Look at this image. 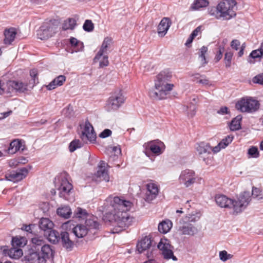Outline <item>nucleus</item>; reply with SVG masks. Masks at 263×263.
I'll use <instances>...</instances> for the list:
<instances>
[{
    "mask_svg": "<svg viewBox=\"0 0 263 263\" xmlns=\"http://www.w3.org/2000/svg\"><path fill=\"white\" fill-rule=\"evenodd\" d=\"M61 239L64 247L66 249L71 248L73 246V242L70 240L69 234L67 232H63L61 234Z\"/></svg>",
    "mask_w": 263,
    "mask_h": 263,
    "instance_id": "32",
    "label": "nucleus"
},
{
    "mask_svg": "<svg viewBox=\"0 0 263 263\" xmlns=\"http://www.w3.org/2000/svg\"><path fill=\"white\" fill-rule=\"evenodd\" d=\"M104 209L108 212L104 216V219L112 223L117 228L113 233H118L129 227L134 222V218L127 212L132 206V203L118 196L110 195L105 200Z\"/></svg>",
    "mask_w": 263,
    "mask_h": 263,
    "instance_id": "1",
    "label": "nucleus"
},
{
    "mask_svg": "<svg viewBox=\"0 0 263 263\" xmlns=\"http://www.w3.org/2000/svg\"><path fill=\"white\" fill-rule=\"evenodd\" d=\"M158 248L161 252L162 255L165 259L168 260L172 259L174 261L177 260V258L174 255V247L170 243V241L163 238L161 239L158 244Z\"/></svg>",
    "mask_w": 263,
    "mask_h": 263,
    "instance_id": "7",
    "label": "nucleus"
},
{
    "mask_svg": "<svg viewBox=\"0 0 263 263\" xmlns=\"http://www.w3.org/2000/svg\"><path fill=\"white\" fill-rule=\"evenodd\" d=\"M251 195L253 198H256L258 200L263 199V196L261 194V191L257 187H253L251 196Z\"/></svg>",
    "mask_w": 263,
    "mask_h": 263,
    "instance_id": "47",
    "label": "nucleus"
},
{
    "mask_svg": "<svg viewBox=\"0 0 263 263\" xmlns=\"http://www.w3.org/2000/svg\"><path fill=\"white\" fill-rule=\"evenodd\" d=\"M88 229L83 224H77L72 229V232L78 238H83L88 233Z\"/></svg>",
    "mask_w": 263,
    "mask_h": 263,
    "instance_id": "26",
    "label": "nucleus"
},
{
    "mask_svg": "<svg viewBox=\"0 0 263 263\" xmlns=\"http://www.w3.org/2000/svg\"><path fill=\"white\" fill-rule=\"evenodd\" d=\"M28 171L26 168H23L16 171H13L5 175L7 180L16 182L22 180L27 175Z\"/></svg>",
    "mask_w": 263,
    "mask_h": 263,
    "instance_id": "16",
    "label": "nucleus"
},
{
    "mask_svg": "<svg viewBox=\"0 0 263 263\" xmlns=\"http://www.w3.org/2000/svg\"><path fill=\"white\" fill-rule=\"evenodd\" d=\"M4 34L5 35V39L4 40V44L10 45L15 38L16 31L15 28H10L5 29Z\"/></svg>",
    "mask_w": 263,
    "mask_h": 263,
    "instance_id": "22",
    "label": "nucleus"
},
{
    "mask_svg": "<svg viewBox=\"0 0 263 263\" xmlns=\"http://www.w3.org/2000/svg\"><path fill=\"white\" fill-rule=\"evenodd\" d=\"M125 99L121 90L113 93L108 99L106 107L108 111L117 110L125 102Z\"/></svg>",
    "mask_w": 263,
    "mask_h": 263,
    "instance_id": "9",
    "label": "nucleus"
},
{
    "mask_svg": "<svg viewBox=\"0 0 263 263\" xmlns=\"http://www.w3.org/2000/svg\"><path fill=\"white\" fill-rule=\"evenodd\" d=\"M233 56V53L230 51H227L224 54V61L225 66L227 68H229L231 66L232 59Z\"/></svg>",
    "mask_w": 263,
    "mask_h": 263,
    "instance_id": "43",
    "label": "nucleus"
},
{
    "mask_svg": "<svg viewBox=\"0 0 263 263\" xmlns=\"http://www.w3.org/2000/svg\"><path fill=\"white\" fill-rule=\"evenodd\" d=\"M47 239L50 242L56 243L60 239V234L59 232L52 229L49 231Z\"/></svg>",
    "mask_w": 263,
    "mask_h": 263,
    "instance_id": "36",
    "label": "nucleus"
},
{
    "mask_svg": "<svg viewBox=\"0 0 263 263\" xmlns=\"http://www.w3.org/2000/svg\"><path fill=\"white\" fill-rule=\"evenodd\" d=\"M193 76H194V78L196 79H198L199 77L202 78V79L197 81V83H198L202 84L203 85L205 86H210L211 85L210 81L208 79L205 77L200 76L199 73H196Z\"/></svg>",
    "mask_w": 263,
    "mask_h": 263,
    "instance_id": "45",
    "label": "nucleus"
},
{
    "mask_svg": "<svg viewBox=\"0 0 263 263\" xmlns=\"http://www.w3.org/2000/svg\"><path fill=\"white\" fill-rule=\"evenodd\" d=\"M70 43L72 46L78 47V50H81L83 47V43L73 37L70 39Z\"/></svg>",
    "mask_w": 263,
    "mask_h": 263,
    "instance_id": "49",
    "label": "nucleus"
},
{
    "mask_svg": "<svg viewBox=\"0 0 263 263\" xmlns=\"http://www.w3.org/2000/svg\"><path fill=\"white\" fill-rule=\"evenodd\" d=\"M172 226V221L169 219H165L159 223L158 230L161 233L166 234L170 231Z\"/></svg>",
    "mask_w": 263,
    "mask_h": 263,
    "instance_id": "29",
    "label": "nucleus"
},
{
    "mask_svg": "<svg viewBox=\"0 0 263 263\" xmlns=\"http://www.w3.org/2000/svg\"><path fill=\"white\" fill-rule=\"evenodd\" d=\"M241 117L237 116L234 118L230 124V128L232 131L239 130L241 128Z\"/></svg>",
    "mask_w": 263,
    "mask_h": 263,
    "instance_id": "35",
    "label": "nucleus"
},
{
    "mask_svg": "<svg viewBox=\"0 0 263 263\" xmlns=\"http://www.w3.org/2000/svg\"><path fill=\"white\" fill-rule=\"evenodd\" d=\"M57 29V25L51 21L44 23L37 31V36L42 40L48 39L56 32Z\"/></svg>",
    "mask_w": 263,
    "mask_h": 263,
    "instance_id": "8",
    "label": "nucleus"
},
{
    "mask_svg": "<svg viewBox=\"0 0 263 263\" xmlns=\"http://www.w3.org/2000/svg\"><path fill=\"white\" fill-rule=\"evenodd\" d=\"M263 56V54L258 49L253 50L250 54V57L252 59H256Z\"/></svg>",
    "mask_w": 263,
    "mask_h": 263,
    "instance_id": "55",
    "label": "nucleus"
},
{
    "mask_svg": "<svg viewBox=\"0 0 263 263\" xmlns=\"http://www.w3.org/2000/svg\"><path fill=\"white\" fill-rule=\"evenodd\" d=\"M248 158H257L259 156V152L256 146H251L248 151Z\"/></svg>",
    "mask_w": 263,
    "mask_h": 263,
    "instance_id": "44",
    "label": "nucleus"
},
{
    "mask_svg": "<svg viewBox=\"0 0 263 263\" xmlns=\"http://www.w3.org/2000/svg\"><path fill=\"white\" fill-rule=\"evenodd\" d=\"M3 252L5 255H8L13 259H18L23 255L22 250L16 248L15 247H13L10 249H4Z\"/></svg>",
    "mask_w": 263,
    "mask_h": 263,
    "instance_id": "25",
    "label": "nucleus"
},
{
    "mask_svg": "<svg viewBox=\"0 0 263 263\" xmlns=\"http://www.w3.org/2000/svg\"><path fill=\"white\" fill-rule=\"evenodd\" d=\"M32 247L36 248L37 247L42 246L45 244L44 239L42 236H35L31 238Z\"/></svg>",
    "mask_w": 263,
    "mask_h": 263,
    "instance_id": "41",
    "label": "nucleus"
},
{
    "mask_svg": "<svg viewBox=\"0 0 263 263\" xmlns=\"http://www.w3.org/2000/svg\"><path fill=\"white\" fill-rule=\"evenodd\" d=\"M259 102L251 97H243L238 101L235 104L237 110L241 112L253 113L259 108Z\"/></svg>",
    "mask_w": 263,
    "mask_h": 263,
    "instance_id": "3",
    "label": "nucleus"
},
{
    "mask_svg": "<svg viewBox=\"0 0 263 263\" xmlns=\"http://www.w3.org/2000/svg\"><path fill=\"white\" fill-rule=\"evenodd\" d=\"M106 165L105 162L101 161L98 165V168L95 175L100 180H105L107 182L109 180V177L108 171L106 169Z\"/></svg>",
    "mask_w": 263,
    "mask_h": 263,
    "instance_id": "19",
    "label": "nucleus"
},
{
    "mask_svg": "<svg viewBox=\"0 0 263 263\" xmlns=\"http://www.w3.org/2000/svg\"><path fill=\"white\" fill-rule=\"evenodd\" d=\"M76 25V21L74 18H69L65 20L63 24L62 28L64 30L73 29Z\"/></svg>",
    "mask_w": 263,
    "mask_h": 263,
    "instance_id": "39",
    "label": "nucleus"
},
{
    "mask_svg": "<svg viewBox=\"0 0 263 263\" xmlns=\"http://www.w3.org/2000/svg\"><path fill=\"white\" fill-rule=\"evenodd\" d=\"M82 129L80 138L84 142L89 141L90 142H93L96 141L97 137L96 133L92 125L88 120L85 121Z\"/></svg>",
    "mask_w": 263,
    "mask_h": 263,
    "instance_id": "12",
    "label": "nucleus"
},
{
    "mask_svg": "<svg viewBox=\"0 0 263 263\" xmlns=\"http://www.w3.org/2000/svg\"><path fill=\"white\" fill-rule=\"evenodd\" d=\"M236 3L234 0H224L218 4L220 18L229 20L236 15L234 7Z\"/></svg>",
    "mask_w": 263,
    "mask_h": 263,
    "instance_id": "4",
    "label": "nucleus"
},
{
    "mask_svg": "<svg viewBox=\"0 0 263 263\" xmlns=\"http://www.w3.org/2000/svg\"><path fill=\"white\" fill-rule=\"evenodd\" d=\"M222 147L221 145H220L219 143L218 144V145L214 147H212V152H213L214 153H217L219 152Z\"/></svg>",
    "mask_w": 263,
    "mask_h": 263,
    "instance_id": "64",
    "label": "nucleus"
},
{
    "mask_svg": "<svg viewBox=\"0 0 263 263\" xmlns=\"http://www.w3.org/2000/svg\"><path fill=\"white\" fill-rule=\"evenodd\" d=\"M111 43V39L110 37H105L102 44L101 47L99 51L94 58L95 61L99 60L101 57L105 53H106L107 48Z\"/></svg>",
    "mask_w": 263,
    "mask_h": 263,
    "instance_id": "24",
    "label": "nucleus"
},
{
    "mask_svg": "<svg viewBox=\"0 0 263 263\" xmlns=\"http://www.w3.org/2000/svg\"><path fill=\"white\" fill-rule=\"evenodd\" d=\"M27 239L24 237L16 236L12 239V245L15 247H23L26 245Z\"/></svg>",
    "mask_w": 263,
    "mask_h": 263,
    "instance_id": "34",
    "label": "nucleus"
},
{
    "mask_svg": "<svg viewBox=\"0 0 263 263\" xmlns=\"http://www.w3.org/2000/svg\"><path fill=\"white\" fill-rule=\"evenodd\" d=\"M163 146H164L163 143L159 140L151 141L144 144V153L148 157L150 156L151 153L158 156L163 153L162 149Z\"/></svg>",
    "mask_w": 263,
    "mask_h": 263,
    "instance_id": "10",
    "label": "nucleus"
},
{
    "mask_svg": "<svg viewBox=\"0 0 263 263\" xmlns=\"http://www.w3.org/2000/svg\"><path fill=\"white\" fill-rule=\"evenodd\" d=\"M233 137L227 136L225 138L223 139L220 142V145L221 146L222 148L226 147L233 140Z\"/></svg>",
    "mask_w": 263,
    "mask_h": 263,
    "instance_id": "51",
    "label": "nucleus"
},
{
    "mask_svg": "<svg viewBox=\"0 0 263 263\" xmlns=\"http://www.w3.org/2000/svg\"><path fill=\"white\" fill-rule=\"evenodd\" d=\"M13 87V92H24L27 90V85L22 82L12 81Z\"/></svg>",
    "mask_w": 263,
    "mask_h": 263,
    "instance_id": "33",
    "label": "nucleus"
},
{
    "mask_svg": "<svg viewBox=\"0 0 263 263\" xmlns=\"http://www.w3.org/2000/svg\"><path fill=\"white\" fill-rule=\"evenodd\" d=\"M112 152L114 153V159L117 158L118 156L121 153V150L119 146H114L112 148Z\"/></svg>",
    "mask_w": 263,
    "mask_h": 263,
    "instance_id": "58",
    "label": "nucleus"
},
{
    "mask_svg": "<svg viewBox=\"0 0 263 263\" xmlns=\"http://www.w3.org/2000/svg\"><path fill=\"white\" fill-rule=\"evenodd\" d=\"M171 25L169 18L164 17L160 22L158 26V33L161 36H164L167 32Z\"/></svg>",
    "mask_w": 263,
    "mask_h": 263,
    "instance_id": "20",
    "label": "nucleus"
},
{
    "mask_svg": "<svg viewBox=\"0 0 263 263\" xmlns=\"http://www.w3.org/2000/svg\"><path fill=\"white\" fill-rule=\"evenodd\" d=\"M178 232L183 235H194L197 232V229L190 223L184 222L183 220L179 221Z\"/></svg>",
    "mask_w": 263,
    "mask_h": 263,
    "instance_id": "15",
    "label": "nucleus"
},
{
    "mask_svg": "<svg viewBox=\"0 0 263 263\" xmlns=\"http://www.w3.org/2000/svg\"><path fill=\"white\" fill-rule=\"evenodd\" d=\"M232 257V255L230 254H228L225 250L219 252V258L223 261H225L228 259L231 258Z\"/></svg>",
    "mask_w": 263,
    "mask_h": 263,
    "instance_id": "53",
    "label": "nucleus"
},
{
    "mask_svg": "<svg viewBox=\"0 0 263 263\" xmlns=\"http://www.w3.org/2000/svg\"><path fill=\"white\" fill-rule=\"evenodd\" d=\"M199 158L206 164L211 163L210 156L211 154L212 147L209 143L201 142L196 147Z\"/></svg>",
    "mask_w": 263,
    "mask_h": 263,
    "instance_id": "11",
    "label": "nucleus"
},
{
    "mask_svg": "<svg viewBox=\"0 0 263 263\" xmlns=\"http://www.w3.org/2000/svg\"><path fill=\"white\" fill-rule=\"evenodd\" d=\"M240 46V42L239 40L235 39L233 40L231 42V47L232 49L238 50Z\"/></svg>",
    "mask_w": 263,
    "mask_h": 263,
    "instance_id": "57",
    "label": "nucleus"
},
{
    "mask_svg": "<svg viewBox=\"0 0 263 263\" xmlns=\"http://www.w3.org/2000/svg\"><path fill=\"white\" fill-rule=\"evenodd\" d=\"M85 224L88 231L92 229L97 230L99 227V223L97 221V218L93 215H90L85 220Z\"/></svg>",
    "mask_w": 263,
    "mask_h": 263,
    "instance_id": "27",
    "label": "nucleus"
},
{
    "mask_svg": "<svg viewBox=\"0 0 263 263\" xmlns=\"http://www.w3.org/2000/svg\"><path fill=\"white\" fill-rule=\"evenodd\" d=\"M251 201V193L248 191H244L239 194L237 200L234 199L233 214L240 213L244 210L249 204Z\"/></svg>",
    "mask_w": 263,
    "mask_h": 263,
    "instance_id": "6",
    "label": "nucleus"
},
{
    "mask_svg": "<svg viewBox=\"0 0 263 263\" xmlns=\"http://www.w3.org/2000/svg\"><path fill=\"white\" fill-rule=\"evenodd\" d=\"M207 51L208 48L205 46H202L200 50L199 57L201 58L202 66H204L207 63L205 57V54Z\"/></svg>",
    "mask_w": 263,
    "mask_h": 263,
    "instance_id": "46",
    "label": "nucleus"
},
{
    "mask_svg": "<svg viewBox=\"0 0 263 263\" xmlns=\"http://www.w3.org/2000/svg\"><path fill=\"white\" fill-rule=\"evenodd\" d=\"M254 83L263 85V73L254 77L252 79Z\"/></svg>",
    "mask_w": 263,
    "mask_h": 263,
    "instance_id": "54",
    "label": "nucleus"
},
{
    "mask_svg": "<svg viewBox=\"0 0 263 263\" xmlns=\"http://www.w3.org/2000/svg\"><path fill=\"white\" fill-rule=\"evenodd\" d=\"M67 174L61 180V183L58 190L60 191L59 195L61 197H63L66 199V195H67L70 191L72 189V185L70 183L66 178Z\"/></svg>",
    "mask_w": 263,
    "mask_h": 263,
    "instance_id": "18",
    "label": "nucleus"
},
{
    "mask_svg": "<svg viewBox=\"0 0 263 263\" xmlns=\"http://www.w3.org/2000/svg\"><path fill=\"white\" fill-rule=\"evenodd\" d=\"M20 150H24V145L22 144L21 140L14 139L9 144L7 151L9 154H13Z\"/></svg>",
    "mask_w": 263,
    "mask_h": 263,
    "instance_id": "23",
    "label": "nucleus"
},
{
    "mask_svg": "<svg viewBox=\"0 0 263 263\" xmlns=\"http://www.w3.org/2000/svg\"><path fill=\"white\" fill-rule=\"evenodd\" d=\"M53 223L49 219L47 218H42L40 219L39 222L40 228L44 231H50L53 227Z\"/></svg>",
    "mask_w": 263,
    "mask_h": 263,
    "instance_id": "30",
    "label": "nucleus"
},
{
    "mask_svg": "<svg viewBox=\"0 0 263 263\" xmlns=\"http://www.w3.org/2000/svg\"><path fill=\"white\" fill-rule=\"evenodd\" d=\"M217 112L221 115H226L228 113V108L226 106L221 107Z\"/></svg>",
    "mask_w": 263,
    "mask_h": 263,
    "instance_id": "62",
    "label": "nucleus"
},
{
    "mask_svg": "<svg viewBox=\"0 0 263 263\" xmlns=\"http://www.w3.org/2000/svg\"><path fill=\"white\" fill-rule=\"evenodd\" d=\"M51 254L52 249L50 246L44 244L41 247V256L37 252H32L24 258L26 263H34L36 260H39L40 263H44Z\"/></svg>",
    "mask_w": 263,
    "mask_h": 263,
    "instance_id": "5",
    "label": "nucleus"
},
{
    "mask_svg": "<svg viewBox=\"0 0 263 263\" xmlns=\"http://www.w3.org/2000/svg\"><path fill=\"white\" fill-rule=\"evenodd\" d=\"M172 78L171 72L168 70L160 72L155 80L154 88L149 91V97L154 100L166 99L174 87V85L170 83Z\"/></svg>",
    "mask_w": 263,
    "mask_h": 263,
    "instance_id": "2",
    "label": "nucleus"
},
{
    "mask_svg": "<svg viewBox=\"0 0 263 263\" xmlns=\"http://www.w3.org/2000/svg\"><path fill=\"white\" fill-rule=\"evenodd\" d=\"M215 200L216 204L221 208L232 209L233 211L234 199L228 198L224 195H217Z\"/></svg>",
    "mask_w": 263,
    "mask_h": 263,
    "instance_id": "17",
    "label": "nucleus"
},
{
    "mask_svg": "<svg viewBox=\"0 0 263 263\" xmlns=\"http://www.w3.org/2000/svg\"><path fill=\"white\" fill-rule=\"evenodd\" d=\"M223 51H224L223 47H219L218 48V50L217 53L215 57V60L216 62H218L219 61H220L221 59V58L222 57Z\"/></svg>",
    "mask_w": 263,
    "mask_h": 263,
    "instance_id": "56",
    "label": "nucleus"
},
{
    "mask_svg": "<svg viewBox=\"0 0 263 263\" xmlns=\"http://www.w3.org/2000/svg\"><path fill=\"white\" fill-rule=\"evenodd\" d=\"M83 28L85 31L90 32L93 30L94 25L91 20H87L85 21Z\"/></svg>",
    "mask_w": 263,
    "mask_h": 263,
    "instance_id": "48",
    "label": "nucleus"
},
{
    "mask_svg": "<svg viewBox=\"0 0 263 263\" xmlns=\"http://www.w3.org/2000/svg\"><path fill=\"white\" fill-rule=\"evenodd\" d=\"M65 80L66 78L64 76H59L52 81L48 85H47L46 87L48 90H52L55 88L57 86L62 85Z\"/></svg>",
    "mask_w": 263,
    "mask_h": 263,
    "instance_id": "28",
    "label": "nucleus"
},
{
    "mask_svg": "<svg viewBox=\"0 0 263 263\" xmlns=\"http://www.w3.org/2000/svg\"><path fill=\"white\" fill-rule=\"evenodd\" d=\"M152 245L151 238L148 236H145L142 238L137 245V248L140 253L149 249Z\"/></svg>",
    "mask_w": 263,
    "mask_h": 263,
    "instance_id": "21",
    "label": "nucleus"
},
{
    "mask_svg": "<svg viewBox=\"0 0 263 263\" xmlns=\"http://www.w3.org/2000/svg\"><path fill=\"white\" fill-rule=\"evenodd\" d=\"M71 209L69 206H64L58 208L57 210V214L64 218H68L71 214Z\"/></svg>",
    "mask_w": 263,
    "mask_h": 263,
    "instance_id": "37",
    "label": "nucleus"
},
{
    "mask_svg": "<svg viewBox=\"0 0 263 263\" xmlns=\"http://www.w3.org/2000/svg\"><path fill=\"white\" fill-rule=\"evenodd\" d=\"M201 31V26L197 27L191 33V35L194 37H196Z\"/></svg>",
    "mask_w": 263,
    "mask_h": 263,
    "instance_id": "63",
    "label": "nucleus"
},
{
    "mask_svg": "<svg viewBox=\"0 0 263 263\" xmlns=\"http://www.w3.org/2000/svg\"><path fill=\"white\" fill-rule=\"evenodd\" d=\"M195 172L191 170L186 169L182 171L179 178V182L188 187L193 185L196 180Z\"/></svg>",
    "mask_w": 263,
    "mask_h": 263,
    "instance_id": "13",
    "label": "nucleus"
},
{
    "mask_svg": "<svg viewBox=\"0 0 263 263\" xmlns=\"http://www.w3.org/2000/svg\"><path fill=\"white\" fill-rule=\"evenodd\" d=\"M30 75L32 78V80L33 81L32 87H33L35 84L38 83L37 78V70L35 69H33L30 71Z\"/></svg>",
    "mask_w": 263,
    "mask_h": 263,
    "instance_id": "52",
    "label": "nucleus"
},
{
    "mask_svg": "<svg viewBox=\"0 0 263 263\" xmlns=\"http://www.w3.org/2000/svg\"><path fill=\"white\" fill-rule=\"evenodd\" d=\"M74 216L80 219H87L90 215L87 213L86 210L80 208H77L74 213Z\"/></svg>",
    "mask_w": 263,
    "mask_h": 263,
    "instance_id": "40",
    "label": "nucleus"
},
{
    "mask_svg": "<svg viewBox=\"0 0 263 263\" xmlns=\"http://www.w3.org/2000/svg\"><path fill=\"white\" fill-rule=\"evenodd\" d=\"M111 133H112V132L110 129H105L102 133H100V134L99 135V136L101 138H105L108 137L109 136H110Z\"/></svg>",
    "mask_w": 263,
    "mask_h": 263,
    "instance_id": "59",
    "label": "nucleus"
},
{
    "mask_svg": "<svg viewBox=\"0 0 263 263\" xmlns=\"http://www.w3.org/2000/svg\"><path fill=\"white\" fill-rule=\"evenodd\" d=\"M146 191L144 199L146 201L150 202L155 199L158 195L159 189L158 185L154 182H150L146 185Z\"/></svg>",
    "mask_w": 263,
    "mask_h": 263,
    "instance_id": "14",
    "label": "nucleus"
},
{
    "mask_svg": "<svg viewBox=\"0 0 263 263\" xmlns=\"http://www.w3.org/2000/svg\"><path fill=\"white\" fill-rule=\"evenodd\" d=\"M34 227V224H23L22 227V230L25 231L27 232H29L30 233H32V227Z\"/></svg>",
    "mask_w": 263,
    "mask_h": 263,
    "instance_id": "60",
    "label": "nucleus"
},
{
    "mask_svg": "<svg viewBox=\"0 0 263 263\" xmlns=\"http://www.w3.org/2000/svg\"><path fill=\"white\" fill-rule=\"evenodd\" d=\"M108 64L109 62L108 60V57L107 55L103 56L102 60L100 62V66L101 67L106 66L108 65Z\"/></svg>",
    "mask_w": 263,
    "mask_h": 263,
    "instance_id": "61",
    "label": "nucleus"
},
{
    "mask_svg": "<svg viewBox=\"0 0 263 263\" xmlns=\"http://www.w3.org/2000/svg\"><path fill=\"white\" fill-rule=\"evenodd\" d=\"M200 218V216L198 214H188L185 217H183L181 220H183L184 222L190 223L195 222L198 221Z\"/></svg>",
    "mask_w": 263,
    "mask_h": 263,
    "instance_id": "38",
    "label": "nucleus"
},
{
    "mask_svg": "<svg viewBox=\"0 0 263 263\" xmlns=\"http://www.w3.org/2000/svg\"><path fill=\"white\" fill-rule=\"evenodd\" d=\"M209 13L210 15L214 16L216 19H220L219 12L218 9V5L216 7H212L209 9Z\"/></svg>",
    "mask_w": 263,
    "mask_h": 263,
    "instance_id": "50",
    "label": "nucleus"
},
{
    "mask_svg": "<svg viewBox=\"0 0 263 263\" xmlns=\"http://www.w3.org/2000/svg\"><path fill=\"white\" fill-rule=\"evenodd\" d=\"M82 143L78 139H74L72 141L69 145V149L70 152H73L77 148L82 147Z\"/></svg>",
    "mask_w": 263,
    "mask_h": 263,
    "instance_id": "42",
    "label": "nucleus"
},
{
    "mask_svg": "<svg viewBox=\"0 0 263 263\" xmlns=\"http://www.w3.org/2000/svg\"><path fill=\"white\" fill-rule=\"evenodd\" d=\"M209 4V2L208 0H195L190 9L192 11L198 10L200 8L207 7Z\"/></svg>",
    "mask_w": 263,
    "mask_h": 263,
    "instance_id": "31",
    "label": "nucleus"
}]
</instances>
